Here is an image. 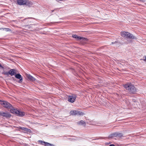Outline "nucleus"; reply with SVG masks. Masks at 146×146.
Segmentation results:
<instances>
[{
  "label": "nucleus",
  "instance_id": "f257e3e1",
  "mask_svg": "<svg viewBox=\"0 0 146 146\" xmlns=\"http://www.w3.org/2000/svg\"><path fill=\"white\" fill-rule=\"evenodd\" d=\"M124 87L129 92L132 94H135L137 92V89L131 83H128L124 85Z\"/></svg>",
  "mask_w": 146,
  "mask_h": 146
},
{
  "label": "nucleus",
  "instance_id": "f03ea898",
  "mask_svg": "<svg viewBox=\"0 0 146 146\" xmlns=\"http://www.w3.org/2000/svg\"><path fill=\"white\" fill-rule=\"evenodd\" d=\"M0 104L3 106L10 110H18L14 108L11 104L6 101H2L0 100Z\"/></svg>",
  "mask_w": 146,
  "mask_h": 146
},
{
  "label": "nucleus",
  "instance_id": "7ed1b4c3",
  "mask_svg": "<svg viewBox=\"0 0 146 146\" xmlns=\"http://www.w3.org/2000/svg\"><path fill=\"white\" fill-rule=\"evenodd\" d=\"M121 36L125 38L129 39H137L136 37L134 36L132 34L128 32H121Z\"/></svg>",
  "mask_w": 146,
  "mask_h": 146
},
{
  "label": "nucleus",
  "instance_id": "20e7f679",
  "mask_svg": "<svg viewBox=\"0 0 146 146\" xmlns=\"http://www.w3.org/2000/svg\"><path fill=\"white\" fill-rule=\"evenodd\" d=\"M10 111L11 113L19 117H22L25 115V113L20 110H10Z\"/></svg>",
  "mask_w": 146,
  "mask_h": 146
},
{
  "label": "nucleus",
  "instance_id": "39448f33",
  "mask_svg": "<svg viewBox=\"0 0 146 146\" xmlns=\"http://www.w3.org/2000/svg\"><path fill=\"white\" fill-rule=\"evenodd\" d=\"M16 70L14 69H10L8 72H4L2 73V74L7 76L10 75L11 76L15 75L16 73Z\"/></svg>",
  "mask_w": 146,
  "mask_h": 146
},
{
  "label": "nucleus",
  "instance_id": "423d86ee",
  "mask_svg": "<svg viewBox=\"0 0 146 146\" xmlns=\"http://www.w3.org/2000/svg\"><path fill=\"white\" fill-rule=\"evenodd\" d=\"M71 115H82L84 114V113L82 111H76V110H71L70 112Z\"/></svg>",
  "mask_w": 146,
  "mask_h": 146
},
{
  "label": "nucleus",
  "instance_id": "0eeeda50",
  "mask_svg": "<svg viewBox=\"0 0 146 146\" xmlns=\"http://www.w3.org/2000/svg\"><path fill=\"white\" fill-rule=\"evenodd\" d=\"M0 115L6 118H10L11 116L10 113L7 112H4L3 111H0Z\"/></svg>",
  "mask_w": 146,
  "mask_h": 146
},
{
  "label": "nucleus",
  "instance_id": "6e6552de",
  "mask_svg": "<svg viewBox=\"0 0 146 146\" xmlns=\"http://www.w3.org/2000/svg\"><path fill=\"white\" fill-rule=\"evenodd\" d=\"M76 98V95L69 96L68 97V100L69 102L73 103L75 100Z\"/></svg>",
  "mask_w": 146,
  "mask_h": 146
},
{
  "label": "nucleus",
  "instance_id": "1a4fd4ad",
  "mask_svg": "<svg viewBox=\"0 0 146 146\" xmlns=\"http://www.w3.org/2000/svg\"><path fill=\"white\" fill-rule=\"evenodd\" d=\"M15 76L16 78L19 79L18 82L19 83H21L22 82L23 80V77L20 74H16V73L15 75Z\"/></svg>",
  "mask_w": 146,
  "mask_h": 146
},
{
  "label": "nucleus",
  "instance_id": "9d476101",
  "mask_svg": "<svg viewBox=\"0 0 146 146\" xmlns=\"http://www.w3.org/2000/svg\"><path fill=\"white\" fill-rule=\"evenodd\" d=\"M38 142L41 143L42 145H44L45 146H54L53 144L45 142L44 141L40 140L38 141Z\"/></svg>",
  "mask_w": 146,
  "mask_h": 146
},
{
  "label": "nucleus",
  "instance_id": "9b49d317",
  "mask_svg": "<svg viewBox=\"0 0 146 146\" xmlns=\"http://www.w3.org/2000/svg\"><path fill=\"white\" fill-rule=\"evenodd\" d=\"M72 37L77 39L78 40H80L83 39V40H87V39L85 38H84L82 36H78L77 35H72Z\"/></svg>",
  "mask_w": 146,
  "mask_h": 146
},
{
  "label": "nucleus",
  "instance_id": "f8f14e48",
  "mask_svg": "<svg viewBox=\"0 0 146 146\" xmlns=\"http://www.w3.org/2000/svg\"><path fill=\"white\" fill-rule=\"evenodd\" d=\"M17 128L26 131L25 132H30L31 131V130L30 129L27 128L21 127H17Z\"/></svg>",
  "mask_w": 146,
  "mask_h": 146
},
{
  "label": "nucleus",
  "instance_id": "ddd939ff",
  "mask_svg": "<svg viewBox=\"0 0 146 146\" xmlns=\"http://www.w3.org/2000/svg\"><path fill=\"white\" fill-rule=\"evenodd\" d=\"M24 0H17V4L19 5H24Z\"/></svg>",
  "mask_w": 146,
  "mask_h": 146
},
{
  "label": "nucleus",
  "instance_id": "4468645a",
  "mask_svg": "<svg viewBox=\"0 0 146 146\" xmlns=\"http://www.w3.org/2000/svg\"><path fill=\"white\" fill-rule=\"evenodd\" d=\"M116 137V132L112 133L110 134L108 136L109 138H112L113 137Z\"/></svg>",
  "mask_w": 146,
  "mask_h": 146
},
{
  "label": "nucleus",
  "instance_id": "2eb2a0df",
  "mask_svg": "<svg viewBox=\"0 0 146 146\" xmlns=\"http://www.w3.org/2000/svg\"><path fill=\"white\" fill-rule=\"evenodd\" d=\"M27 76L28 79L31 81H35V79L33 77L30 75H28Z\"/></svg>",
  "mask_w": 146,
  "mask_h": 146
},
{
  "label": "nucleus",
  "instance_id": "dca6fc26",
  "mask_svg": "<svg viewBox=\"0 0 146 146\" xmlns=\"http://www.w3.org/2000/svg\"><path fill=\"white\" fill-rule=\"evenodd\" d=\"M116 137H121L123 136V134L119 132H116Z\"/></svg>",
  "mask_w": 146,
  "mask_h": 146
},
{
  "label": "nucleus",
  "instance_id": "f3484780",
  "mask_svg": "<svg viewBox=\"0 0 146 146\" xmlns=\"http://www.w3.org/2000/svg\"><path fill=\"white\" fill-rule=\"evenodd\" d=\"M24 5L30 6L31 5V2L29 0H24Z\"/></svg>",
  "mask_w": 146,
  "mask_h": 146
},
{
  "label": "nucleus",
  "instance_id": "a211bd4d",
  "mask_svg": "<svg viewBox=\"0 0 146 146\" xmlns=\"http://www.w3.org/2000/svg\"><path fill=\"white\" fill-rule=\"evenodd\" d=\"M77 124L78 125H82L84 124H86V123L84 121L82 120H81L80 121L77 122Z\"/></svg>",
  "mask_w": 146,
  "mask_h": 146
},
{
  "label": "nucleus",
  "instance_id": "6ab92c4d",
  "mask_svg": "<svg viewBox=\"0 0 146 146\" xmlns=\"http://www.w3.org/2000/svg\"><path fill=\"white\" fill-rule=\"evenodd\" d=\"M1 29H3V30H5L6 31H11V29H10L8 28H1L0 29L1 30Z\"/></svg>",
  "mask_w": 146,
  "mask_h": 146
},
{
  "label": "nucleus",
  "instance_id": "aec40b11",
  "mask_svg": "<svg viewBox=\"0 0 146 146\" xmlns=\"http://www.w3.org/2000/svg\"><path fill=\"white\" fill-rule=\"evenodd\" d=\"M115 43H118L119 44V42L117 41H115V42H111V44H113Z\"/></svg>",
  "mask_w": 146,
  "mask_h": 146
},
{
  "label": "nucleus",
  "instance_id": "412c9836",
  "mask_svg": "<svg viewBox=\"0 0 146 146\" xmlns=\"http://www.w3.org/2000/svg\"><path fill=\"white\" fill-rule=\"evenodd\" d=\"M0 67L1 68H2L3 69H4V67L3 66L1 65V64H0Z\"/></svg>",
  "mask_w": 146,
  "mask_h": 146
},
{
  "label": "nucleus",
  "instance_id": "4be33fe9",
  "mask_svg": "<svg viewBox=\"0 0 146 146\" xmlns=\"http://www.w3.org/2000/svg\"><path fill=\"white\" fill-rule=\"evenodd\" d=\"M68 139H69L70 141H72L74 140L73 139H72L70 138Z\"/></svg>",
  "mask_w": 146,
  "mask_h": 146
},
{
  "label": "nucleus",
  "instance_id": "5701e85b",
  "mask_svg": "<svg viewBox=\"0 0 146 146\" xmlns=\"http://www.w3.org/2000/svg\"><path fill=\"white\" fill-rule=\"evenodd\" d=\"M145 58L144 59V60L146 61V56L145 57Z\"/></svg>",
  "mask_w": 146,
  "mask_h": 146
},
{
  "label": "nucleus",
  "instance_id": "b1692460",
  "mask_svg": "<svg viewBox=\"0 0 146 146\" xmlns=\"http://www.w3.org/2000/svg\"><path fill=\"white\" fill-rule=\"evenodd\" d=\"M63 0H57V1H63Z\"/></svg>",
  "mask_w": 146,
  "mask_h": 146
},
{
  "label": "nucleus",
  "instance_id": "393cba45",
  "mask_svg": "<svg viewBox=\"0 0 146 146\" xmlns=\"http://www.w3.org/2000/svg\"><path fill=\"white\" fill-rule=\"evenodd\" d=\"M27 27H29V25H27Z\"/></svg>",
  "mask_w": 146,
  "mask_h": 146
},
{
  "label": "nucleus",
  "instance_id": "a878e982",
  "mask_svg": "<svg viewBox=\"0 0 146 146\" xmlns=\"http://www.w3.org/2000/svg\"><path fill=\"white\" fill-rule=\"evenodd\" d=\"M29 18H29V17L28 19H29Z\"/></svg>",
  "mask_w": 146,
  "mask_h": 146
}]
</instances>
